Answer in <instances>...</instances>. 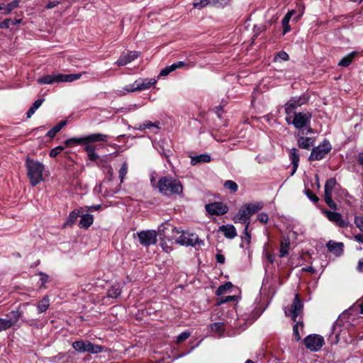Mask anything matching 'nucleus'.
Wrapping results in <instances>:
<instances>
[{"label": "nucleus", "mask_w": 363, "mask_h": 363, "mask_svg": "<svg viewBox=\"0 0 363 363\" xmlns=\"http://www.w3.org/2000/svg\"><path fill=\"white\" fill-rule=\"evenodd\" d=\"M59 4H60V1H50L46 5V9H52V8L57 6Z\"/></svg>", "instance_id": "nucleus-57"}, {"label": "nucleus", "mask_w": 363, "mask_h": 363, "mask_svg": "<svg viewBox=\"0 0 363 363\" xmlns=\"http://www.w3.org/2000/svg\"><path fill=\"white\" fill-rule=\"evenodd\" d=\"M38 275L40 276V281H41V285H44L48 281V276L42 272L39 273Z\"/></svg>", "instance_id": "nucleus-55"}, {"label": "nucleus", "mask_w": 363, "mask_h": 363, "mask_svg": "<svg viewBox=\"0 0 363 363\" xmlns=\"http://www.w3.org/2000/svg\"><path fill=\"white\" fill-rule=\"evenodd\" d=\"M128 163L124 162L119 170V177L121 183L123 182L124 178L128 172Z\"/></svg>", "instance_id": "nucleus-39"}, {"label": "nucleus", "mask_w": 363, "mask_h": 363, "mask_svg": "<svg viewBox=\"0 0 363 363\" xmlns=\"http://www.w3.org/2000/svg\"><path fill=\"white\" fill-rule=\"evenodd\" d=\"M306 102V99L304 96H295L291 98L285 104V113L286 115L293 114L294 110Z\"/></svg>", "instance_id": "nucleus-13"}, {"label": "nucleus", "mask_w": 363, "mask_h": 363, "mask_svg": "<svg viewBox=\"0 0 363 363\" xmlns=\"http://www.w3.org/2000/svg\"><path fill=\"white\" fill-rule=\"evenodd\" d=\"M303 341L306 348L313 352L320 350L325 344L323 337L316 334L308 335Z\"/></svg>", "instance_id": "nucleus-10"}, {"label": "nucleus", "mask_w": 363, "mask_h": 363, "mask_svg": "<svg viewBox=\"0 0 363 363\" xmlns=\"http://www.w3.org/2000/svg\"><path fill=\"white\" fill-rule=\"evenodd\" d=\"M121 294V289L118 286L113 285L108 291V296L111 298H117Z\"/></svg>", "instance_id": "nucleus-34"}, {"label": "nucleus", "mask_w": 363, "mask_h": 363, "mask_svg": "<svg viewBox=\"0 0 363 363\" xmlns=\"http://www.w3.org/2000/svg\"><path fill=\"white\" fill-rule=\"evenodd\" d=\"M11 19H5L4 21L0 22V29L1 28H8L10 26Z\"/></svg>", "instance_id": "nucleus-56"}, {"label": "nucleus", "mask_w": 363, "mask_h": 363, "mask_svg": "<svg viewBox=\"0 0 363 363\" xmlns=\"http://www.w3.org/2000/svg\"><path fill=\"white\" fill-rule=\"evenodd\" d=\"M36 110H37V108H34V106H32L28 109V112H27V113H26V114H27L28 118H30V117H31V116L35 113V111H36Z\"/></svg>", "instance_id": "nucleus-59"}, {"label": "nucleus", "mask_w": 363, "mask_h": 363, "mask_svg": "<svg viewBox=\"0 0 363 363\" xmlns=\"http://www.w3.org/2000/svg\"><path fill=\"white\" fill-rule=\"evenodd\" d=\"M72 347L79 352H90L91 354H98L102 351V347L92 344L89 341L80 340L72 343Z\"/></svg>", "instance_id": "nucleus-9"}, {"label": "nucleus", "mask_w": 363, "mask_h": 363, "mask_svg": "<svg viewBox=\"0 0 363 363\" xmlns=\"http://www.w3.org/2000/svg\"><path fill=\"white\" fill-rule=\"evenodd\" d=\"M19 3H20V0H14L12 2L8 4L4 7L6 13H9L10 12H11L14 9H16L18 6Z\"/></svg>", "instance_id": "nucleus-38"}, {"label": "nucleus", "mask_w": 363, "mask_h": 363, "mask_svg": "<svg viewBox=\"0 0 363 363\" xmlns=\"http://www.w3.org/2000/svg\"><path fill=\"white\" fill-rule=\"evenodd\" d=\"M11 318L10 319H7V320H9L11 323V327L17 323V321L19 320V318L21 316V314L18 311H13L11 312Z\"/></svg>", "instance_id": "nucleus-40"}, {"label": "nucleus", "mask_w": 363, "mask_h": 363, "mask_svg": "<svg viewBox=\"0 0 363 363\" xmlns=\"http://www.w3.org/2000/svg\"><path fill=\"white\" fill-rule=\"evenodd\" d=\"M303 303L298 298V295L296 294L294 302L289 311L285 310L286 315L291 316L294 321H296L298 315L302 313Z\"/></svg>", "instance_id": "nucleus-14"}, {"label": "nucleus", "mask_w": 363, "mask_h": 363, "mask_svg": "<svg viewBox=\"0 0 363 363\" xmlns=\"http://www.w3.org/2000/svg\"><path fill=\"white\" fill-rule=\"evenodd\" d=\"M26 167L32 186H36L43 181L45 166L42 162L27 157L26 160Z\"/></svg>", "instance_id": "nucleus-2"}, {"label": "nucleus", "mask_w": 363, "mask_h": 363, "mask_svg": "<svg viewBox=\"0 0 363 363\" xmlns=\"http://www.w3.org/2000/svg\"><path fill=\"white\" fill-rule=\"evenodd\" d=\"M139 56V53L135 51L130 52L126 55H121L119 59L116 62L118 66H125L128 63L131 62L134 60L137 59Z\"/></svg>", "instance_id": "nucleus-17"}, {"label": "nucleus", "mask_w": 363, "mask_h": 363, "mask_svg": "<svg viewBox=\"0 0 363 363\" xmlns=\"http://www.w3.org/2000/svg\"><path fill=\"white\" fill-rule=\"evenodd\" d=\"M331 150V145L328 142H324L323 144L314 147L309 156V160H318L323 159L326 154Z\"/></svg>", "instance_id": "nucleus-12"}, {"label": "nucleus", "mask_w": 363, "mask_h": 363, "mask_svg": "<svg viewBox=\"0 0 363 363\" xmlns=\"http://www.w3.org/2000/svg\"><path fill=\"white\" fill-rule=\"evenodd\" d=\"M303 325L302 323L301 322H297L294 326V328H293V335L295 337L296 340L297 341L300 340H301V335H300V333H299V328L301 329H303Z\"/></svg>", "instance_id": "nucleus-37"}, {"label": "nucleus", "mask_w": 363, "mask_h": 363, "mask_svg": "<svg viewBox=\"0 0 363 363\" xmlns=\"http://www.w3.org/2000/svg\"><path fill=\"white\" fill-rule=\"evenodd\" d=\"M108 136L102 133H93L81 138H71L66 140L64 144L69 147H72L79 145L91 144L99 141H106Z\"/></svg>", "instance_id": "nucleus-4"}, {"label": "nucleus", "mask_w": 363, "mask_h": 363, "mask_svg": "<svg viewBox=\"0 0 363 363\" xmlns=\"http://www.w3.org/2000/svg\"><path fill=\"white\" fill-rule=\"evenodd\" d=\"M211 330L219 335H222L225 331V327L222 323H214L210 325Z\"/></svg>", "instance_id": "nucleus-33"}, {"label": "nucleus", "mask_w": 363, "mask_h": 363, "mask_svg": "<svg viewBox=\"0 0 363 363\" xmlns=\"http://www.w3.org/2000/svg\"><path fill=\"white\" fill-rule=\"evenodd\" d=\"M356 55H357L356 52H352L349 53L348 55H345L340 60V62H338V65L342 66V67L349 66L352 63L353 60L354 59Z\"/></svg>", "instance_id": "nucleus-26"}, {"label": "nucleus", "mask_w": 363, "mask_h": 363, "mask_svg": "<svg viewBox=\"0 0 363 363\" xmlns=\"http://www.w3.org/2000/svg\"><path fill=\"white\" fill-rule=\"evenodd\" d=\"M224 187L230 190L231 192H236L238 189V184L232 180L225 181L224 183Z\"/></svg>", "instance_id": "nucleus-35"}, {"label": "nucleus", "mask_w": 363, "mask_h": 363, "mask_svg": "<svg viewBox=\"0 0 363 363\" xmlns=\"http://www.w3.org/2000/svg\"><path fill=\"white\" fill-rule=\"evenodd\" d=\"M94 217L91 214H82L79 220V226L81 228H88L93 224Z\"/></svg>", "instance_id": "nucleus-22"}, {"label": "nucleus", "mask_w": 363, "mask_h": 363, "mask_svg": "<svg viewBox=\"0 0 363 363\" xmlns=\"http://www.w3.org/2000/svg\"><path fill=\"white\" fill-rule=\"evenodd\" d=\"M323 213L330 221L335 223L337 225L342 228L349 225V223L342 219L340 213L328 210H325Z\"/></svg>", "instance_id": "nucleus-16"}, {"label": "nucleus", "mask_w": 363, "mask_h": 363, "mask_svg": "<svg viewBox=\"0 0 363 363\" xmlns=\"http://www.w3.org/2000/svg\"><path fill=\"white\" fill-rule=\"evenodd\" d=\"M336 185V180L334 178H330L326 181L324 191L325 195H332L334 187Z\"/></svg>", "instance_id": "nucleus-30"}, {"label": "nucleus", "mask_w": 363, "mask_h": 363, "mask_svg": "<svg viewBox=\"0 0 363 363\" xmlns=\"http://www.w3.org/2000/svg\"><path fill=\"white\" fill-rule=\"evenodd\" d=\"M191 335V333L189 332L185 331L184 333H182L179 335L177 337V343L179 344L182 342L188 339Z\"/></svg>", "instance_id": "nucleus-45"}, {"label": "nucleus", "mask_w": 363, "mask_h": 363, "mask_svg": "<svg viewBox=\"0 0 363 363\" xmlns=\"http://www.w3.org/2000/svg\"><path fill=\"white\" fill-rule=\"evenodd\" d=\"M64 147L62 146H57L54 148H52L50 152V156L51 157H55L57 155H59L60 152H62L64 150Z\"/></svg>", "instance_id": "nucleus-46"}, {"label": "nucleus", "mask_w": 363, "mask_h": 363, "mask_svg": "<svg viewBox=\"0 0 363 363\" xmlns=\"http://www.w3.org/2000/svg\"><path fill=\"white\" fill-rule=\"evenodd\" d=\"M159 191L167 196L179 195L183 192V186L181 182L172 177L160 178L157 182Z\"/></svg>", "instance_id": "nucleus-1"}, {"label": "nucleus", "mask_w": 363, "mask_h": 363, "mask_svg": "<svg viewBox=\"0 0 363 363\" xmlns=\"http://www.w3.org/2000/svg\"><path fill=\"white\" fill-rule=\"evenodd\" d=\"M295 13H298V15L294 18V20L298 21L303 14L305 10V6L303 4H299L297 6V9H294Z\"/></svg>", "instance_id": "nucleus-48"}, {"label": "nucleus", "mask_w": 363, "mask_h": 363, "mask_svg": "<svg viewBox=\"0 0 363 363\" xmlns=\"http://www.w3.org/2000/svg\"><path fill=\"white\" fill-rule=\"evenodd\" d=\"M238 297L237 296H228L225 297H222V298H219V300L218 301V305H220V304H223V303H227L229 301H236V300H238Z\"/></svg>", "instance_id": "nucleus-43"}, {"label": "nucleus", "mask_w": 363, "mask_h": 363, "mask_svg": "<svg viewBox=\"0 0 363 363\" xmlns=\"http://www.w3.org/2000/svg\"><path fill=\"white\" fill-rule=\"evenodd\" d=\"M11 328V323L7 318H0V332Z\"/></svg>", "instance_id": "nucleus-41"}, {"label": "nucleus", "mask_w": 363, "mask_h": 363, "mask_svg": "<svg viewBox=\"0 0 363 363\" xmlns=\"http://www.w3.org/2000/svg\"><path fill=\"white\" fill-rule=\"evenodd\" d=\"M311 114L310 113H298L294 116L293 114L286 115V121L289 124H293L296 128H302L310 121Z\"/></svg>", "instance_id": "nucleus-7"}, {"label": "nucleus", "mask_w": 363, "mask_h": 363, "mask_svg": "<svg viewBox=\"0 0 363 363\" xmlns=\"http://www.w3.org/2000/svg\"><path fill=\"white\" fill-rule=\"evenodd\" d=\"M50 306L49 297L45 296L43 298L38 302L37 304V309L39 313L45 312Z\"/></svg>", "instance_id": "nucleus-27"}, {"label": "nucleus", "mask_w": 363, "mask_h": 363, "mask_svg": "<svg viewBox=\"0 0 363 363\" xmlns=\"http://www.w3.org/2000/svg\"><path fill=\"white\" fill-rule=\"evenodd\" d=\"M219 231L222 232L225 237L233 239L237 235V231L233 225H222L219 228Z\"/></svg>", "instance_id": "nucleus-20"}, {"label": "nucleus", "mask_w": 363, "mask_h": 363, "mask_svg": "<svg viewBox=\"0 0 363 363\" xmlns=\"http://www.w3.org/2000/svg\"><path fill=\"white\" fill-rule=\"evenodd\" d=\"M211 1L214 3H220V4H227L230 0H210Z\"/></svg>", "instance_id": "nucleus-63"}, {"label": "nucleus", "mask_w": 363, "mask_h": 363, "mask_svg": "<svg viewBox=\"0 0 363 363\" xmlns=\"http://www.w3.org/2000/svg\"><path fill=\"white\" fill-rule=\"evenodd\" d=\"M159 123H152L151 121H145L143 123V128H150L152 127H155L159 128Z\"/></svg>", "instance_id": "nucleus-53"}, {"label": "nucleus", "mask_w": 363, "mask_h": 363, "mask_svg": "<svg viewBox=\"0 0 363 363\" xmlns=\"http://www.w3.org/2000/svg\"><path fill=\"white\" fill-rule=\"evenodd\" d=\"M84 213V208H79L77 209H74L72 211L69 216L67 217V222L65 225H73L77 220L78 217Z\"/></svg>", "instance_id": "nucleus-21"}, {"label": "nucleus", "mask_w": 363, "mask_h": 363, "mask_svg": "<svg viewBox=\"0 0 363 363\" xmlns=\"http://www.w3.org/2000/svg\"><path fill=\"white\" fill-rule=\"evenodd\" d=\"M216 259H217V262L219 263H224V262H225V257L222 255H217Z\"/></svg>", "instance_id": "nucleus-61"}, {"label": "nucleus", "mask_w": 363, "mask_h": 363, "mask_svg": "<svg viewBox=\"0 0 363 363\" xmlns=\"http://www.w3.org/2000/svg\"><path fill=\"white\" fill-rule=\"evenodd\" d=\"M84 212L87 211H97L101 208V205H94V206H84Z\"/></svg>", "instance_id": "nucleus-54"}, {"label": "nucleus", "mask_w": 363, "mask_h": 363, "mask_svg": "<svg viewBox=\"0 0 363 363\" xmlns=\"http://www.w3.org/2000/svg\"><path fill=\"white\" fill-rule=\"evenodd\" d=\"M354 223L356 226L363 233V217H355Z\"/></svg>", "instance_id": "nucleus-49"}, {"label": "nucleus", "mask_w": 363, "mask_h": 363, "mask_svg": "<svg viewBox=\"0 0 363 363\" xmlns=\"http://www.w3.org/2000/svg\"><path fill=\"white\" fill-rule=\"evenodd\" d=\"M358 161L359 162L363 165V153H359L358 155Z\"/></svg>", "instance_id": "nucleus-64"}, {"label": "nucleus", "mask_w": 363, "mask_h": 363, "mask_svg": "<svg viewBox=\"0 0 363 363\" xmlns=\"http://www.w3.org/2000/svg\"><path fill=\"white\" fill-rule=\"evenodd\" d=\"M290 159L291 160V163L294 165L292 174L296 171L298 162H299V156L298 154V150L296 148H292L290 150Z\"/></svg>", "instance_id": "nucleus-25"}, {"label": "nucleus", "mask_w": 363, "mask_h": 363, "mask_svg": "<svg viewBox=\"0 0 363 363\" xmlns=\"http://www.w3.org/2000/svg\"><path fill=\"white\" fill-rule=\"evenodd\" d=\"M184 66H185V63L182 61H179L172 64V65L167 66L160 71L159 77H166L177 69L182 68Z\"/></svg>", "instance_id": "nucleus-19"}, {"label": "nucleus", "mask_w": 363, "mask_h": 363, "mask_svg": "<svg viewBox=\"0 0 363 363\" xmlns=\"http://www.w3.org/2000/svg\"><path fill=\"white\" fill-rule=\"evenodd\" d=\"M67 124L66 121H62L60 122L57 125H56L54 128L50 130L47 135L50 138H54L55 135L60 131V130Z\"/></svg>", "instance_id": "nucleus-32"}, {"label": "nucleus", "mask_w": 363, "mask_h": 363, "mask_svg": "<svg viewBox=\"0 0 363 363\" xmlns=\"http://www.w3.org/2000/svg\"><path fill=\"white\" fill-rule=\"evenodd\" d=\"M206 211L211 215H223L228 212V208L220 202H215L206 205Z\"/></svg>", "instance_id": "nucleus-15"}, {"label": "nucleus", "mask_w": 363, "mask_h": 363, "mask_svg": "<svg viewBox=\"0 0 363 363\" xmlns=\"http://www.w3.org/2000/svg\"><path fill=\"white\" fill-rule=\"evenodd\" d=\"M173 230L178 234L181 233L180 236L176 240V242L180 245L196 247L201 245L203 242L195 233L188 231H180L177 228H174Z\"/></svg>", "instance_id": "nucleus-6"}, {"label": "nucleus", "mask_w": 363, "mask_h": 363, "mask_svg": "<svg viewBox=\"0 0 363 363\" xmlns=\"http://www.w3.org/2000/svg\"><path fill=\"white\" fill-rule=\"evenodd\" d=\"M44 99H38L37 101H35L33 104V106H34V108H38L43 104Z\"/></svg>", "instance_id": "nucleus-60"}, {"label": "nucleus", "mask_w": 363, "mask_h": 363, "mask_svg": "<svg viewBox=\"0 0 363 363\" xmlns=\"http://www.w3.org/2000/svg\"><path fill=\"white\" fill-rule=\"evenodd\" d=\"M289 57V55L284 51L279 52L274 57L275 62L287 61Z\"/></svg>", "instance_id": "nucleus-42"}, {"label": "nucleus", "mask_w": 363, "mask_h": 363, "mask_svg": "<svg viewBox=\"0 0 363 363\" xmlns=\"http://www.w3.org/2000/svg\"><path fill=\"white\" fill-rule=\"evenodd\" d=\"M328 250L335 255H340L343 252L344 245L342 242H337L330 240L326 245Z\"/></svg>", "instance_id": "nucleus-18"}, {"label": "nucleus", "mask_w": 363, "mask_h": 363, "mask_svg": "<svg viewBox=\"0 0 363 363\" xmlns=\"http://www.w3.org/2000/svg\"><path fill=\"white\" fill-rule=\"evenodd\" d=\"M209 4H213V2L211 1L210 0H200L199 1L194 2V6L195 8L201 9L207 6Z\"/></svg>", "instance_id": "nucleus-47"}, {"label": "nucleus", "mask_w": 363, "mask_h": 363, "mask_svg": "<svg viewBox=\"0 0 363 363\" xmlns=\"http://www.w3.org/2000/svg\"><path fill=\"white\" fill-rule=\"evenodd\" d=\"M244 234L245 235L242 238V240L243 242L245 241L247 244H249L250 242L251 236L248 232V228H247V226L245 228Z\"/></svg>", "instance_id": "nucleus-50"}, {"label": "nucleus", "mask_w": 363, "mask_h": 363, "mask_svg": "<svg viewBox=\"0 0 363 363\" xmlns=\"http://www.w3.org/2000/svg\"><path fill=\"white\" fill-rule=\"evenodd\" d=\"M82 74L45 75L38 79L37 82L42 84H51L55 82H71L79 79Z\"/></svg>", "instance_id": "nucleus-5"}, {"label": "nucleus", "mask_w": 363, "mask_h": 363, "mask_svg": "<svg viewBox=\"0 0 363 363\" xmlns=\"http://www.w3.org/2000/svg\"><path fill=\"white\" fill-rule=\"evenodd\" d=\"M357 269L359 272H363V258H362L359 260Z\"/></svg>", "instance_id": "nucleus-62"}, {"label": "nucleus", "mask_w": 363, "mask_h": 363, "mask_svg": "<svg viewBox=\"0 0 363 363\" xmlns=\"http://www.w3.org/2000/svg\"><path fill=\"white\" fill-rule=\"evenodd\" d=\"M257 219L260 222L266 223L268 221V220H269V217H268V215L267 213H261L258 214Z\"/></svg>", "instance_id": "nucleus-52"}, {"label": "nucleus", "mask_w": 363, "mask_h": 363, "mask_svg": "<svg viewBox=\"0 0 363 363\" xmlns=\"http://www.w3.org/2000/svg\"><path fill=\"white\" fill-rule=\"evenodd\" d=\"M233 287V284L230 282H226L225 284L220 286L216 290V294L220 296L224 294L225 291L230 290Z\"/></svg>", "instance_id": "nucleus-36"}, {"label": "nucleus", "mask_w": 363, "mask_h": 363, "mask_svg": "<svg viewBox=\"0 0 363 363\" xmlns=\"http://www.w3.org/2000/svg\"><path fill=\"white\" fill-rule=\"evenodd\" d=\"M325 201L330 208L337 209V205L333 201L332 195H325Z\"/></svg>", "instance_id": "nucleus-44"}, {"label": "nucleus", "mask_w": 363, "mask_h": 363, "mask_svg": "<svg viewBox=\"0 0 363 363\" xmlns=\"http://www.w3.org/2000/svg\"><path fill=\"white\" fill-rule=\"evenodd\" d=\"M290 247V241L289 238H284L281 242L280 250H279V256L283 257L286 256L289 250Z\"/></svg>", "instance_id": "nucleus-28"}, {"label": "nucleus", "mask_w": 363, "mask_h": 363, "mask_svg": "<svg viewBox=\"0 0 363 363\" xmlns=\"http://www.w3.org/2000/svg\"><path fill=\"white\" fill-rule=\"evenodd\" d=\"M262 208V205L259 203L243 206L234 216L233 220L235 223H244L247 228H249L250 217Z\"/></svg>", "instance_id": "nucleus-3"}, {"label": "nucleus", "mask_w": 363, "mask_h": 363, "mask_svg": "<svg viewBox=\"0 0 363 363\" xmlns=\"http://www.w3.org/2000/svg\"><path fill=\"white\" fill-rule=\"evenodd\" d=\"M354 240L359 242L363 243V233L361 234H357L354 236Z\"/></svg>", "instance_id": "nucleus-58"}, {"label": "nucleus", "mask_w": 363, "mask_h": 363, "mask_svg": "<svg viewBox=\"0 0 363 363\" xmlns=\"http://www.w3.org/2000/svg\"><path fill=\"white\" fill-rule=\"evenodd\" d=\"M313 139L311 138L301 137L298 140V146L303 149H308L313 145Z\"/></svg>", "instance_id": "nucleus-29"}, {"label": "nucleus", "mask_w": 363, "mask_h": 363, "mask_svg": "<svg viewBox=\"0 0 363 363\" xmlns=\"http://www.w3.org/2000/svg\"><path fill=\"white\" fill-rule=\"evenodd\" d=\"M211 161V156L207 154H201L197 156L191 157V164L196 165L199 163L209 162Z\"/></svg>", "instance_id": "nucleus-24"}, {"label": "nucleus", "mask_w": 363, "mask_h": 363, "mask_svg": "<svg viewBox=\"0 0 363 363\" xmlns=\"http://www.w3.org/2000/svg\"><path fill=\"white\" fill-rule=\"evenodd\" d=\"M306 194L309 198V199H311L313 202H318L319 200L318 197L313 194L309 189L306 191Z\"/></svg>", "instance_id": "nucleus-51"}, {"label": "nucleus", "mask_w": 363, "mask_h": 363, "mask_svg": "<svg viewBox=\"0 0 363 363\" xmlns=\"http://www.w3.org/2000/svg\"><path fill=\"white\" fill-rule=\"evenodd\" d=\"M84 150L86 152L88 157L90 160L94 161L99 158V156L97 153H96L95 147L93 145L87 144L84 147Z\"/></svg>", "instance_id": "nucleus-31"}, {"label": "nucleus", "mask_w": 363, "mask_h": 363, "mask_svg": "<svg viewBox=\"0 0 363 363\" xmlns=\"http://www.w3.org/2000/svg\"><path fill=\"white\" fill-rule=\"evenodd\" d=\"M156 82L157 81L154 78H140L135 80L132 84L125 86L123 89L126 92L139 91L150 88L151 86L156 84Z\"/></svg>", "instance_id": "nucleus-8"}, {"label": "nucleus", "mask_w": 363, "mask_h": 363, "mask_svg": "<svg viewBox=\"0 0 363 363\" xmlns=\"http://www.w3.org/2000/svg\"><path fill=\"white\" fill-rule=\"evenodd\" d=\"M295 10H291L289 11L283 18L282 19V27H283V35H285L286 33H288L290 30V26H289V21L291 18V16L295 13Z\"/></svg>", "instance_id": "nucleus-23"}, {"label": "nucleus", "mask_w": 363, "mask_h": 363, "mask_svg": "<svg viewBox=\"0 0 363 363\" xmlns=\"http://www.w3.org/2000/svg\"><path fill=\"white\" fill-rule=\"evenodd\" d=\"M140 243L145 246L154 245L157 242V233L155 230H148L137 233Z\"/></svg>", "instance_id": "nucleus-11"}]
</instances>
